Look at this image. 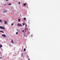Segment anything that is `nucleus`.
<instances>
[{"instance_id":"9d476101","label":"nucleus","mask_w":60,"mask_h":60,"mask_svg":"<svg viewBox=\"0 0 60 60\" xmlns=\"http://www.w3.org/2000/svg\"><path fill=\"white\" fill-rule=\"evenodd\" d=\"M26 18L25 17L24 19V20H26Z\"/></svg>"},{"instance_id":"f3484780","label":"nucleus","mask_w":60,"mask_h":60,"mask_svg":"<svg viewBox=\"0 0 60 60\" xmlns=\"http://www.w3.org/2000/svg\"><path fill=\"white\" fill-rule=\"evenodd\" d=\"M25 23H22V24L23 26H24L25 25Z\"/></svg>"},{"instance_id":"f8f14e48","label":"nucleus","mask_w":60,"mask_h":60,"mask_svg":"<svg viewBox=\"0 0 60 60\" xmlns=\"http://www.w3.org/2000/svg\"><path fill=\"white\" fill-rule=\"evenodd\" d=\"M11 5V3H9L8 4V5Z\"/></svg>"},{"instance_id":"0eeeda50","label":"nucleus","mask_w":60,"mask_h":60,"mask_svg":"<svg viewBox=\"0 0 60 60\" xmlns=\"http://www.w3.org/2000/svg\"><path fill=\"white\" fill-rule=\"evenodd\" d=\"M7 12V11L6 10H4V12Z\"/></svg>"},{"instance_id":"423d86ee","label":"nucleus","mask_w":60,"mask_h":60,"mask_svg":"<svg viewBox=\"0 0 60 60\" xmlns=\"http://www.w3.org/2000/svg\"><path fill=\"white\" fill-rule=\"evenodd\" d=\"M11 43H12V44H14V42H13V41L12 40H11Z\"/></svg>"},{"instance_id":"2eb2a0df","label":"nucleus","mask_w":60,"mask_h":60,"mask_svg":"<svg viewBox=\"0 0 60 60\" xmlns=\"http://www.w3.org/2000/svg\"><path fill=\"white\" fill-rule=\"evenodd\" d=\"M24 51H26V48H24Z\"/></svg>"},{"instance_id":"412c9836","label":"nucleus","mask_w":60,"mask_h":60,"mask_svg":"<svg viewBox=\"0 0 60 60\" xmlns=\"http://www.w3.org/2000/svg\"><path fill=\"white\" fill-rule=\"evenodd\" d=\"M17 31H18V32H19V30H17Z\"/></svg>"},{"instance_id":"6ab92c4d","label":"nucleus","mask_w":60,"mask_h":60,"mask_svg":"<svg viewBox=\"0 0 60 60\" xmlns=\"http://www.w3.org/2000/svg\"><path fill=\"white\" fill-rule=\"evenodd\" d=\"M0 22H3V21H2V20H0Z\"/></svg>"},{"instance_id":"9b49d317","label":"nucleus","mask_w":60,"mask_h":60,"mask_svg":"<svg viewBox=\"0 0 60 60\" xmlns=\"http://www.w3.org/2000/svg\"><path fill=\"white\" fill-rule=\"evenodd\" d=\"M22 32H23V33L25 32V31H24V30H22Z\"/></svg>"},{"instance_id":"bb28decb","label":"nucleus","mask_w":60,"mask_h":60,"mask_svg":"<svg viewBox=\"0 0 60 60\" xmlns=\"http://www.w3.org/2000/svg\"><path fill=\"white\" fill-rule=\"evenodd\" d=\"M28 60H30V59H29Z\"/></svg>"},{"instance_id":"f03ea898","label":"nucleus","mask_w":60,"mask_h":60,"mask_svg":"<svg viewBox=\"0 0 60 60\" xmlns=\"http://www.w3.org/2000/svg\"><path fill=\"white\" fill-rule=\"evenodd\" d=\"M1 35L3 36V37H6V36L5 35V34H2Z\"/></svg>"},{"instance_id":"393cba45","label":"nucleus","mask_w":60,"mask_h":60,"mask_svg":"<svg viewBox=\"0 0 60 60\" xmlns=\"http://www.w3.org/2000/svg\"><path fill=\"white\" fill-rule=\"evenodd\" d=\"M5 5H6V4H5Z\"/></svg>"},{"instance_id":"cd10ccee","label":"nucleus","mask_w":60,"mask_h":60,"mask_svg":"<svg viewBox=\"0 0 60 60\" xmlns=\"http://www.w3.org/2000/svg\"><path fill=\"white\" fill-rule=\"evenodd\" d=\"M24 36H25V35H24Z\"/></svg>"},{"instance_id":"a878e982","label":"nucleus","mask_w":60,"mask_h":60,"mask_svg":"<svg viewBox=\"0 0 60 60\" xmlns=\"http://www.w3.org/2000/svg\"><path fill=\"white\" fill-rule=\"evenodd\" d=\"M1 31L0 30V32H1Z\"/></svg>"},{"instance_id":"f257e3e1","label":"nucleus","mask_w":60,"mask_h":60,"mask_svg":"<svg viewBox=\"0 0 60 60\" xmlns=\"http://www.w3.org/2000/svg\"><path fill=\"white\" fill-rule=\"evenodd\" d=\"M0 28L1 29H4V27L2 26H0Z\"/></svg>"},{"instance_id":"20e7f679","label":"nucleus","mask_w":60,"mask_h":60,"mask_svg":"<svg viewBox=\"0 0 60 60\" xmlns=\"http://www.w3.org/2000/svg\"><path fill=\"white\" fill-rule=\"evenodd\" d=\"M4 22L5 24H6L7 23L6 21H4Z\"/></svg>"},{"instance_id":"ddd939ff","label":"nucleus","mask_w":60,"mask_h":60,"mask_svg":"<svg viewBox=\"0 0 60 60\" xmlns=\"http://www.w3.org/2000/svg\"><path fill=\"white\" fill-rule=\"evenodd\" d=\"M1 33H4V32L3 31H1Z\"/></svg>"},{"instance_id":"7ed1b4c3","label":"nucleus","mask_w":60,"mask_h":60,"mask_svg":"<svg viewBox=\"0 0 60 60\" xmlns=\"http://www.w3.org/2000/svg\"><path fill=\"white\" fill-rule=\"evenodd\" d=\"M17 25L18 26H22V25L20 24V23L18 24Z\"/></svg>"},{"instance_id":"5701e85b","label":"nucleus","mask_w":60,"mask_h":60,"mask_svg":"<svg viewBox=\"0 0 60 60\" xmlns=\"http://www.w3.org/2000/svg\"><path fill=\"white\" fill-rule=\"evenodd\" d=\"M9 46H11V45H9Z\"/></svg>"},{"instance_id":"4be33fe9","label":"nucleus","mask_w":60,"mask_h":60,"mask_svg":"<svg viewBox=\"0 0 60 60\" xmlns=\"http://www.w3.org/2000/svg\"><path fill=\"white\" fill-rule=\"evenodd\" d=\"M18 4H20V2H19Z\"/></svg>"},{"instance_id":"6e6552de","label":"nucleus","mask_w":60,"mask_h":60,"mask_svg":"<svg viewBox=\"0 0 60 60\" xmlns=\"http://www.w3.org/2000/svg\"><path fill=\"white\" fill-rule=\"evenodd\" d=\"M2 45H0V48H1V47H2Z\"/></svg>"},{"instance_id":"1a4fd4ad","label":"nucleus","mask_w":60,"mask_h":60,"mask_svg":"<svg viewBox=\"0 0 60 60\" xmlns=\"http://www.w3.org/2000/svg\"><path fill=\"white\" fill-rule=\"evenodd\" d=\"M18 21L19 22H20V20L19 19H18Z\"/></svg>"},{"instance_id":"dca6fc26","label":"nucleus","mask_w":60,"mask_h":60,"mask_svg":"<svg viewBox=\"0 0 60 60\" xmlns=\"http://www.w3.org/2000/svg\"><path fill=\"white\" fill-rule=\"evenodd\" d=\"M23 56V54H22L21 55V56Z\"/></svg>"},{"instance_id":"aec40b11","label":"nucleus","mask_w":60,"mask_h":60,"mask_svg":"<svg viewBox=\"0 0 60 60\" xmlns=\"http://www.w3.org/2000/svg\"><path fill=\"white\" fill-rule=\"evenodd\" d=\"M18 34V33L17 32H16V34Z\"/></svg>"},{"instance_id":"39448f33","label":"nucleus","mask_w":60,"mask_h":60,"mask_svg":"<svg viewBox=\"0 0 60 60\" xmlns=\"http://www.w3.org/2000/svg\"><path fill=\"white\" fill-rule=\"evenodd\" d=\"M26 26H25V27H26V28L25 29V32H26Z\"/></svg>"},{"instance_id":"4468645a","label":"nucleus","mask_w":60,"mask_h":60,"mask_svg":"<svg viewBox=\"0 0 60 60\" xmlns=\"http://www.w3.org/2000/svg\"><path fill=\"white\" fill-rule=\"evenodd\" d=\"M26 4H24V6H26Z\"/></svg>"},{"instance_id":"b1692460","label":"nucleus","mask_w":60,"mask_h":60,"mask_svg":"<svg viewBox=\"0 0 60 60\" xmlns=\"http://www.w3.org/2000/svg\"><path fill=\"white\" fill-rule=\"evenodd\" d=\"M6 0V1H8V0Z\"/></svg>"},{"instance_id":"a211bd4d","label":"nucleus","mask_w":60,"mask_h":60,"mask_svg":"<svg viewBox=\"0 0 60 60\" xmlns=\"http://www.w3.org/2000/svg\"><path fill=\"white\" fill-rule=\"evenodd\" d=\"M11 26H13V23H12L11 24Z\"/></svg>"}]
</instances>
